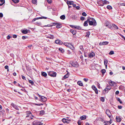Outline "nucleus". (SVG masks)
I'll list each match as a JSON object with an SVG mask.
<instances>
[{
  "label": "nucleus",
  "mask_w": 125,
  "mask_h": 125,
  "mask_svg": "<svg viewBox=\"0 0 125 125\" xmlns=\"http://www.w3.org/2000/svg\"><path fill=\"white\" fill-rule=\"evenodd\" d=\"M98 3L99 5L103 6L104 4H108L109 2L108 1L105 0L104 1L102 0H100L98 2Z\"/></svg>",
  "instance_id": "nucleus-1"
},
{
  "label": "nucleus",
  "mask_w": 125,
  "mask_h": 125,
  "mask_svg": "<svg viewBox=\"0 0 125 125\" xmlns=\"http://www.w3.org/2000/svg\"><path fill=\"white\" fill-rule=\"evenodd\" d=\"M48 75L52 77H55L56 73L55 72L53 71H49L48 72Z\"/></svg>",
  "instance_id": "nucleus-2"
},
{
  "label": "nucleus",
  "mask_w": 125,
  "mask_h": 125,
  "mask_svg": "<svg viewBox=\"0 0 125 125\" xmlns=\"http://www.w3.org/2000/svg\"><path fill=\"white\" fill-rule=\"evenodd\" d=\"M95 56V54L93 52V51H91L90 53H89L88 54V57L92 58Z\"/></svg>",
  "instance_id": "nucleus-3"
},
{
  "label": "nucleus",
  "mask_w": 125,
  "mask_h": 125,
  "mask_svg": "<svg viewBox=\"0 0 125 125\" xmlns=\"http://www.w3.org/2000/svg\"><path fill=\"white\" fill-rule=\"evenodd\" d=\"M26 117H28L30 116H33L32 115L30 111H27L25 112Z\"/></svg>",
  "instance_id": "nucleus-4"
},
{
  "label": "nucleus",
  "mask_w": 125,
  "mask_h": 125,
  "mask_svg": "<svg viewBox=\"0 0 125 125\" xmlns=\"http://www.w3.org/2000/svg\"><path fill=\"white\" fill-rule=\"evenodd\" d=\"M106 113L107 115L109 117V118H110L111 114L110 112V111L109 110H107L106 111Z\"/></svg>",
  "instance_id": "nucleus-5"
},
{
  "label": "nucleus",
  "mask_w": 125,
  "mask_h": 125,
  "mask_svg": "<svg viewBox=\"0 0 125 125\" xmlns=\"http://www.w3.org/2000/svg\"><path fill=\"white\" fill-rule=\"evenodd\" d=\"M55 43L57 44L62 45L63 43L62 42L59 40H57L55 41Z\"/></svg>",
  "instance_id": "nucleus-6"
},
{
  "label": "nucleus",
  "mask_w": 125,
  "mask_h": 125,
  "mask_svg": "<svg viewBox=\"0 0 125 125\" xmlns=\"http://www.w3.org/2000/svg\"><path fill=\"white\" fill-rule=\"evenodd\" d=\"M92 89H93V90H94V91H95V93L96 94H98V90H97V89L95 87L94 85H93L92 86Z\"/></svg>",
  "instance_id": "nucleus-7"
},
{
  "label": "nucleus",
  "mask_w": 125,
  "mask_h": 125,
  "mask_svg": "<svg viewBox=\"0 0 125 125\" xmlns=\"http://www.w3.org/2000/svg\"><path fill=\"white\" fill-rule=\"evenodd\" d=\"M11 105L15 109L17 110H19L17 106L16 105H15L13 103H12L11 104Z\"/></svg>",
  "instance_id": "nucleus-8"
},
{
  "label": "nucleus",
  "mask_w": 125,
  "mask_h": 125,
  "mask_svg": "<svg viewBox=\"0 0 125 125\" xmlns=\"http://www.w3.org/2000/svg\"><path fill=\"white\" fill-rule=\"evenodd\" d=\"M107 87L106 88L104 89V91H105V92L107 91H108L109 90L111 89V87L109 85H107L106 86Z\"/></svg>",
  "instance_id": "nucleus-9"
},
{
  "label": "nucleus",
  "mask_w": 125,
  "mask_h": 125,
  "mask_svg": "<svg viewBox=\"0 0 125 125\" xmlns=\"http://www.w3.org/2000/svg\"><path fill=\"white\" fill-rule=\"evenodd\" d=\"M89 19H87L86 21H85L83 24L84 26L85 27L87 26L88 25V23L89 22Z\"/></svg>",
  "instance_id": "nucleus-10"
},
{
  "label": "nucleus",
  "mask_w": 125,
  "mask_h": 125,
  "mask_svg": "<svg viewBox=\"0 0 125 125\" xmlns=\"http://www.w3.org/2000/svg\"><path fill=\"white\" fill-rule=\"evenodd\" d=\"M108 43L109 42H102L100 43L99 45H106L108 44Z\"/></svg>",
  "instance_id": "nucleus-11"
},
{
  "label": "nucleus",
  "mask_w": 125,
  "mask_h": 125,
  "mask_svg": "<svg viewBox=\"0 0 125 125\" xmlns=\"http://www.w3.org/2000/svg\"><path fill=\"white\" fill-rule=\"evenodd\" d=\"M72 65L74 67H77L78 66V64L76 62H73L72 64Z\"/></svg>",
  "instance_id": "nucleus-12"
},
{
  "label": "nucleus",
  "mask_w": 125,
  "mask_h": 125,
  "mask_svg": "<svg viewBox=\"0 0 125 125\" xmlns=\"http://www.w3.org/2000/svg\"><path fill=\"white\" fill-rule=\"evenodd\" d=\"M80 119L81 120H84L86 118V116L85 115H83L80 117Z\"/></svg>",
  "instance_id": "nucleus-13"
},
{
  "label": "nucleus",
  "mask_w": 125,
  "mask_h": 125,
  "mask_svg": "<svg viewBox=\"0 0 125 125\" xmlns=\"http://www.w3.org/2000/svg\"><path fill=\"white\" fill-rule=\"evenodd\" d=\"M62 121L64 123H69V121L68 120L66 119L65 118H63Z\"/></svg>",
  "instance_id": "nucleus-14"
},
{
  "label": "nucleus",
  "mask_w": 125,
  "mask_h": 125,
  "mask_svg": "<svg viewBox=\"0 0 125 125\" xmlns=\"http://www.w3.org/2000/svg\"><path fill=\"white\" fill-rule=\"evenodd\" d=\"M70 32H72L73 35H75L76 33V30H70Z\"/></svg>",
  "instance_id": "nucleus-15"
},
{
  "label": "nucleus",
  "mask_w": 125,
  "mask_h": 125,
  "mask_svg": "<svg viewBox=\"0 0 125 125\" xmlns=\"http://www.w3.org/2000/svg\"><path fill=\"white\" fill-rule=\"evenodd\" d=\"M33 116H29L28 117H26V119L29 120L31 119H33Z\"/></svg>",
  "instance_id": "nucleus-16"
},
{
  "label": "nucleus",
  "mask_w": 125,
  "mask_h": 125,
  "mask_svg": "<svg viewBox=\"0 0 125 125\" xmlns=\"http://www.w3.org/2000/svg\"><path fill=\"white\" fill-rule=\"evenodd\" d=\"M116 120L117 122H120L121 120V118L120 117H116Z\"/></svg>",
  "instance_id": "nucleus-17"
},
{
  "label": "nucleus",
  "mask_w": 125,
  "mask_h": 125,
  "mask_svg": "<svg viewBox=\"0 0 125 125\" xmlns=\"http://www.w3.org/2000/svg\"><path fill=\"white\" fill-rule=\"evenodd\" d=\"M74 28L77 30H81L82 28L80 26H75V27H74Z\"/></svg>",
  "instance_id": "nucleus-18"
},
{
  "label": "nucleus",
  "mask_w": 125,
  "mask_h": 125,
  "mask_svg": "<svg viewBox=\"0 0 125 125\" xmlns=\"http://www.w3.org/2000/svg\"><path fill=\"white\" fill-rule=\"evenodd\" d=\"M67 3L68 5H73L74 3V2L73 1H68L67 2Z\"/></svg>",
  "instance_id": "nucleus-19"
},
{
  "label": "nucleus",
  "mask_w": 125,
  "mask_h": 125,
  "mask_svg": "<svg viewBox=\"0 0 125 125\" xmlns=\"http://www.w3.org/2000/svg\"><path fill=\"white\" fill-rule=\"evenodd\" d=\"M69 76V73H67L65 75H64L63 77V78L64 79H66Z\"/></svg>",
  "instance_id": "nucleus-20"
},
{
  "label": "nucleus",
  "mask_w": 125,
  "mask_h": 125,
  "mask_svg": "<svg viewBox=\"0 0 125 125\" xmlns=\"http://www.w3.org/2000/svg\"><path fill=\"white\" fill-rule=\"evenodd\" d=\"M56 27L57 28H59L62 27V26L61 24L58 23L56 25Z\"/></svg>",
  "instance_id": "nucleus-21"
},
{
  "label": "nucleus",
  "mask_w": 125,
  "mask_h": 125,
  "mask_svg": "<svg viewBox=\"0 0 125 125\" xmlns=\"http://www.w3.org/2000/svg\"><path fill=\"white\" fill-rule=\"evenodd\" d=\"M41 75L42 76L44 77H46L47 75V73L44 72H41Z\"/></svg>",
  "instance_id": "nucleus-22"
},
{
  "label": "nucleus",
  "mask_w": 125,
  "mask_h": 125,
  "mask_svg": "<svg viewBox=\"0 0 125 125\" xmlns=\"http://www.w3.org/2000/svg\"><path fill=\"white\" fill-rule=\"evenodd\" d=\"M109 83L110 85L113 86L114 85V84L115 83V82L110 81L109 82Z\"/></svg>",
  "instance_id": "nucleus-23"
},
{
  "label": "nucleus",
  "mask_w": 125,
  "mask_h": 125,
  "mask_svg": "<svg viewBox=\"0 0 125 125\" xmlns=\"http://www.w3.org/2000/svg\"><path fill=\"white\" fill-rule=\"evenodd\" d=\"M104 64L105 65L106 68L107 66L108 61L107 60L105 59L104 60Z\"/></svg>",
  "instance_id": "nucleus-24"
},
{
  "label": "nucleus",
  "mask_w": 125,
  "mask_h": 125,
  "mask_svg": "<svg viewBox=\"0 0 125 125\" xmlns=\"http://www.w3.org/2000/svg\"><path fill=\"white\" fill-rule=\"evenodd\" d=\"M4 3V0H0V6L2 5Z\"/></svg>",
  "instance_id": "nucleus-25"
},
{
  "label": "nucleus",
  "mask_w": 125,
  "mask_h": 125,
  "mask_svg": "<svg viewBox=\"0 0 125 125\" xmlns=\"http://www.w3.org/2000/svg\"><path fill=\"white\" fill-rule=\"evenodd\" d=\"M47 38H50V39H52L54 38V36L53 35H51L47 37Z\"/></svg>",
  "instance_id": "nucleus-26"
},
{
  "label": "nucleus",
  "mask_w": 125,
  "mask_h": 125,
  "mask_svg": "<svg viewBox=\"0 0 125 125\" xmlns=\"http://www.w3.org/2000/svg\"><path fill=\"white\" fill-rule=\"evenodd\" d=\"M69 48L72 50H73L74 49V47L71 44H70L69 45Z\"/></svg>",
  "instance_id": "nucleus-27"
},
{
  "label": "nucleus",
  "mask_w": 125,
  "mask_h": 125,
  "mask_svg": "<svg viewBox=\"0 0 125 125\" xmlns=\"http://www.w3.org/2000/svg\"><path fill=\"white\" fill-rule=\"evenodd\" d=\"M78 84L80 86H82L83 85V84L81 81H78L77 82Z\"/></svg>",
  "instance_id": "nucleus-28"
},
{
  "label": "nucleus",
  "mask_w": 125,
  "mask_h": 125,
  "mask_svg": "<svg viewBox=\"0 0 125 125\" xmlns=\"http://www.w3.org/2000/svg\"><path fill=\"white\" fill-rule=\"evenodd\" d=\"M92 20L93 21V26H95L96 25V21L93 18Z\"/></svg>",
  "instance_id": "nucleus-29"
},
{
  "label": "nucleus",
  "mask_w": 125,
  "mask_h": 125,
  "mask_svg": "<svg viewBox=\"0 0 125 125\" xmlns=\"http://www.w3.org/2000/svg\"><path fill=\"white\" fill-rule=\"evenodd\" d=\"M105 26L107 27H108L109 28H111V26L110 23H107L106 24H105Z\"/></svg>",
  "instance_id": "nucleus-30"
},
{
  "label": "nucleus",
  "mask_w": 125,
  "mask_h": 125,
  "mask_svg": "<svg viewBox=\"0 0 125 125\" xmlns=\"http://www.w3.org/2000/svg\"><path fill=\"white\" fill-rule=\"evenodd\" d=\"M70 44L69 43H64V45L65 46H66L67 47H69V45Z\"/></svg>",
  "instance_id": "nucleus-31"
},
{
  "label": "nucleus",
  "mask_w": 125,
  "mask_h": 125,
  "mask_svg": "<svg viewBox=\"0 0 125 125\" xmlns=\"http://www.w3.org/2000/svg\"><path fill=\"white\" fill-rule=\"evenodd\" d=\"M60 18L62 20H64L65 19V16L64 15H63L60 17Z\"/></svg>",
  "instance_id": "nucleus-32"
},
{
  "label": "nucleus",
  "mask_w": 125,
  "mask_h": 125,
  "mask_svg": "<svg viewBox=\"0 0 125 125\" xmlns=\"http://www.w3.org/2000/svg\"><path fill=\"white\" fill-rule=\"evenodd\" d=\"M88 22H89V24L90 25H93V22L92 21H89Z\"/></svg>",
  "instance_id": "nucleus-33"
},
{
  "label": "nucleus",
  "mask_w": 125,
  "mask_h": 125,
  "mask_svg": "<svg viewBox=\"0 0 125 125\" xmlns=\"http://www.w3.org/2000/svg\"><path fill=\"white\" fill-rule=\"evenodd\" d=\"M113 27L116 29H118V27L115 24H113Z\"/></svg>",
  "instance_id": "nucleus-34"
},
{
  "label": "nucleus",
  "mask_w": 125,
  "mask_h": 125,
  "mask_svg": "<svg viewBox=\"0 0 125 125\" xmlns=\"http://www.w3.org/2000/svg\"><path fill=\"white\" fill-rule=\"evenodd\" d=\"M45 112L43 110L41 111L40 113V115H43L44 114Z\"/></svg>",
  "instance_id": "nucleus-35"
},
{
  "label": "nucleus",
  "mask_w": 125,
  "mask_h": 125,
  "mask_svg": "<svg viewBox=\"0 0 125 125\" xmlns=\"http://www.w3.org/2000/svg\"><path fill=\"white\" fill-rule=\"evenodd\" d=\"M36 24L38 26H40L42 24L40 22H36Z\"/></svg>",
  "instance_id": "nucleus-36"
},
{
  "label": "nucleus",
  "mask_w": 125,
  "mask_h": 125,
  "mask_svg": "<svg viewBox=\"0 0 125 125\" xmlns=\"http://www.w3.org/2000/svg\"><path fill=\"white\" fill-rule=\"evenodd\" d=\"M41 98L42 100L43 101H45L46 100V98H45L44 97V98H43L42 97H41Z\"/></svg>",
  "instance_id": "nucleus-37"
},
{
  "label": "nucleus",
  "mask_w": 125,
  "mask_h": 125,
  "mask_svg": "<svg viewBox=\"0 0 125 125\" xmlns=\"http://www.w3.org/2000/svg\"><path fill=\"white\" fill-rule=\"evenodd\" d=\"M32 3L34 4H36L37 3V0H32Z\"/></svg>",
  "instance_id": "nucleus-38"
},
{
  "label": "nucleus",
  "mask_w": 125,
  "mask_h": 125,
  "mask_svg": "<svg viewBox=\"0 0 125 125\" xmlns=\"http://www.w3.org/2000/svg\"><path fill=\"white\" fill-rule=\"evenodd\" d=\"M13 2L15 3H17L19 2V0H12Z\"/></svg>",
  "instance_id": "nucleus-39"
},
{
  "label": "nucleus",
  "mask_w": 125,
  "mask_h": 125,
  "mask_svg": "<svg viewBox=\"0 0 125 125\" xmlns=\"http://www.w3.org/2000/svg\"><path fill=\"white\" fill-rule=\"evenodd\" d=\"M105 72L106 71L105 69H102L101 70V72L103 74H104Z\"/></svg>",
  "instance_id": "nucleus-40"
},
{
  "label": "nucleus",
  "mask_w": 125,
  "mask_h": 125,
  "mask_svg": "<svg viewBox=\"0 0 125 125\" xmlns=\"http://www.w3.org/2000/svg\"><path fill=\"white\" fill-rule=\"evenodd\" d=\"M22 32L23 33L26 34L27 33V31L26 30H24L22 31Z\"/></svg>",
  "instance_id": "nucleus-41"
},
{
  "label": "nucleus",
  "mask_w": 125,
  "mask_h": 125,
  "mask_svg": "<svg viewBox=\"0 0 125 125\" xmlns=\"http://www.w3.org/2000/svg\"><path fill=\"white\" fill-rule=\"evenodd\" d=\"M59 51H61V52L62 53H63L64 52V50L63 49H62V48H59Z\"/></svg>",
  "instance_id": "nucleus-42"
},
{
  "label": "nucleus",
  "mask_w": 125,
  "mask_h": 125,
  "mask_svg": "<svg viewBox=\"0 0 125 125\" xmlns=\"http://www.w3.org/2000/svg\"><path fill=\"white\" fill-rule=\"evenodd\" d=\"M107 9L110 10L112 8V7L109 5H108L107 7Z\"/></svg>",
  "instance_id": "nucleus-43"
},
{
  "label": "nucleus",
  "mask_w": 125,
  "mask_h": 125,
  "mask_svg": "<svg viewBox=\"0 0 125 125\" xmlns=\"http://www.w3.org/2000/svg\"><path fill=\"white\" fill-rule=\"evenodd\" d=\"M87 35H86V37H88L90 35V33L89 31H87L86 33Z\"/></svg>",
  "instance_id": "nucleus-44"
},
{
  "label": "nucleus",
  "mask_w": 125,
  "mask_h": 125,
  "mask_svg": "<svg viewBox=\"0 0 125 125\" xmlns=\"http://www.w3.org/2000/svg\"><path fill=\"white\" fill-rule=\"evenodd\" d=\"M78 123L79 125H82V123L80 121H79L78 122Z\"/></svg>",
  "instance_id": "nucleus-45"
},
{
  "label": "nucleus",
  "mask_w": 125,
  "mask_h": 125,
  "mask_svg": "<svg viewBox=\"0 0 125 125\" xmlns=\"http://www.w3.org/2000/svg\"><path fill=\"white\" fill-rule=\"evenodd\" d=\"M117 100L120 103L122 104V101H121V100L119 98H118L117 99Z\"/></svg>",
  "instance_id": "nucleus-46"
},
{
  "label": "nucleus",
  "mask_w": 125,
  "mask_h": 125,
  "mask_svg": "<svg viewBox=\"0 0 125 125\" xmlns=\"http://www.w3.org/2000/svg\"><path fill=\"white\" fill-rule=\"evenodd\" d=\"M110 55H112L114 54V52L113 51H111L109 53Z\"/></svg>",
  "instance_id": "nucleus-47"
},
{
  "label": "nucleus",
  "mask_w": 125,
  "mask_h": 125,
  "mask_svg": "<svg viewBox=\"0 0 125 125\" xmlns=\"http://www.w3.org/2000/svg\"><path fill=\"white\" fill-rule=\"evenodd\" d=\"M29 82L30 83H31L32 85L34 84L33 82L31 80H29Z\"/></svg>",
  "instance_id": "nucleus-48"
},
{
  "label": "nucleus",
  "mask_w": 125,
  "mask_h": 125,
  "mask_svg": "<svg viewBox=\"0 0 125 125\" xmlns=\"http://www.w3.org/2000/svg\"><path fill=\"white\" fill-rule=\"evenodd\" d=\"M82 15L83 16H86L87 15V14L85 12H83L82 13Z\"/></svg>",
  "instance_id": "nucleus-49"
},
{
  "label": "nucleus",
  "mask_w": 125,
  "mask_h": 125,
  "mask_svg": "<svg viewBox=\"0 0 125 125\" xmlns=\"http://www.w3.org/2000/svg\"><path fill=\"white\" fill-rule=\"evenodd\" d=\"M80 48L81 50L83 51V46L82 45H81L80 46Z\"/></svg>",
  "instance_id": "nucleus-50"
},
{
  "label": "nucleus",
  "mask_w": 125,
  "mask_h": 125,
  "mask_svg": "<svg viewBox=\"0 0 125 125\" xmlns=\"http://www.w3.org/2000/svg\"><path fill=\"white\" fill-rule=\"evenodd\" d=\"M84 19H85V18L83 16H81L80 18V19L82 21L84 20Z\"/></svg>",
  "instance_id": "nucleus-51"
},
{
  "label": "nucleus",
  "mask_w": 125,
  "mask_h": 125,
  "mask_svg": "<svg viewBox=\"0 0 125 125\" xmlns=\"http://www.w3.org/2000/svg\"><path fill=\"white\" fill-rule=\"evenodd\" d=\"M67 54H71L72 52H70V51L69 50H67Z\"/></svg>",
  "instance_id": "nucleus-52"
},
{
  "label": "nucleus",
  "mask_w": 125,
  "mask_h": 125,
  "mask_svg": "<svg viewBox=\"0 0 125 125\" xmlns=\"http://www.w3.org/2000/svg\"><path fill=\"white\" fill-rule=\"evenodd\" d=\"M83 80L85 82H87L88 81V79L87 78H84Z\"/></svg>",
  "instance_id": "nucleus-53"
},
{
  "label": "nucleus",
  "mask_w": 125,
  "mask_h": 125,
  "mask_svg": "<svg viewBox=\"0 0 125 125\" xmlns=\"http://www.w3.org/2000/svg\"><path fill=\"white\" fill-rule=\"evenodd\" d=\"M117 107L119 109H121L122 108V107L121 106L118 105V106Z\"/></svg>",
  "instance_id": "nucleus-54"
},
{
  "label": "nucleus",
  "mask_w": 125,
  "mask_h": 125,
  "mask_svg": "<svg viewBox=\"0 0 125 125\" xmlns=\"http://www.w3.org/2000/svg\"><path fill=\"white\" fill-rule=\"evenodd\" d=\"M101 100L102 102H104V98L102 97H101Z\"/></svg>",
  "instance_id": "nucleus-55"
},
{
  "label": "nucleus",
  "mask_w": 125,
  "mask_h": 125,
  "mask_svg": "<svg viewBox=\"0 0 125 125\" xmlns=\"http://www.w3.org/2000/svg\"><path fill=\"white\" fill-rule=\"evenodd\" d=\"M47 2L49 3H51V0H47Z\"/></svg>",
  "instance_id": "nucleus-56"
},
{
  "label": "nucleus",
  "mask_w": 125,
  "mask_h": 125,
  "mask_svg": "<svg viewBox=\"0 0 125 125\" xmlns=\"http://www.w3.org/2000/svg\"><path fill=\"white\" fill-rule=\"evenodd\" d=\"M21 76H22V79H23L24 80H26V78L24 76H23V75H22Z\"/></svg>",
  "instance_id": "nucleus-57"
},
{
  "label": "nucleus",
  "mask_w": 125,
  "mask_h": 125,
  "mask_svg": "<svg viewBox=\"0 0 125 125\" xmlns=\"http://www.w3.org/2000/svg\"><path fill=\"white\" fill-rule=\"evenodd\" d=\"M119 91H116V92H115V94L116 95H118V94H119Z\"/></svg>",
  "instance_id": "nucleus-58"
},
{
  "label": "nucleus",
  "mask_w": 125,
  "mask_h": 125,
  "mask_svg": "<svg viewBox=\"0 0 125 125\" xmlns=\"http://www.w3.org/2000/svg\"><path fill=\"white\" fill-rule=\"evenodd\" d=\"M3 17V14L1 13H0V17L2 18Z\"/></svg>",
  "instance_id": "nucleus-59"
},
{
  "label": "nucleus",
  "mask_w": 125,
  "mask_h": 125,
  "mask_svg": "<svg viewBox=\"0 0 125 125\" xmlns=\"http://www.w3.org/2000/svg\"><path fill=\"white\" fill-rule=\"evenodd\" d=\"M17 35H14L13 36V37L14 38H16L17 37Z\"/></svg>",
  "instance_id": "nucleus-60"
},
{
  "label": "nucleus",
  "mask_w": 125,
  "mask_h": 125,
  "mask_svg": "<svg viewBox=\"0 0 125 125\" xmlns=\"http://www.w3.org/2000/svg\"><path fill=\"white\" fill-rule=\"evenodd\" d=\"M121 6H125V3H123L120 4Z\"/></svg>",
  "instance_id": "nucleus-61"
},
{
  "label": "nucleus",
  "mask_w": 125,
  "mask_h": 125,
  "mask_svg": "<svg viewBox=\"0 0 125 125\" xmlns=\"http://www.w3.org/2000/svg\"><path fill=\"white\" fill-rule=\"evenodd\" d=\"M97 86H98V88H100V84L99 83H97Z\"/></svg>",
  "instance_id": "nucleus-62"
},
{
  "label": "nucleus",
  "mask_w": 125,
  "mask_h": 125,
  "mask_svg": "<svg viewBox=\"0 0 125 125\" xmlns=\"http://www.w3.org/2000/svg\"><path fill=\"white\" fill-rule=\"evenodd\" d=\"M10 37L9 35H8L7 36V38L8 39H10Z\"/></svg>",
  "instance_id": "nucleus-63"
},
{
  "label": "nucleus",
  "mask_w": 125,
  "mask_h": 125,
  "mask_svg": "<svg viewBox=\"0 0 125 125\" xmlns=\"http://www.w3.org/2000/svg\"><path fill=\"white\" fill-rule=\"evenodd\" d=\"M4 67L6 69H7L9 67L8 66L6 65Z\"/></svg>",
  "instance_id": "nucleus-64"
}]
</instances>
